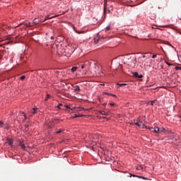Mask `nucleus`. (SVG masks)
Segmentation results:
<instances>
[{
	"mask_svg": "<svg viewBox=\"0 0 181 181\" xmlns=\"http://www.w3.org/2000/svg\"><path fill=\"white\" fill-rule=\"evenodd\" d=\"M148 129H150V131L151 132H155L156 134H159V127H148Z\"/></svg>",
	"mask_w": 181,
	"mask_h": 181,
	"instance_id": "obj_1",
	"label": "nucleus"
},
{
	"mask_svg": "<svg viewBox=\"0 0 181 181\" xmlns=\"http://www.w3.org/2000/svg\"><path fill=\"white\" fill-rule=\"evenodd\" d=\"M0 128H4V129H9L8 124H5V123L0 121Z\"/></svg>",
	"mask_w": 181,
	"mask_h": 181,
	"instance_id": "obj_2",
	"label": "nucleus"
},
{
	"mask_svg": "<svg viewBox=\"0 0 181 181\" xmlns=\"http://www.w3.org/2000/svg\"><path fill=\"white\" fill-rule=\"evenodd\" d=\"M128 177H139V179H144V180H146V177L135 175H132V174H129Z\"/></svg>",
	"mask_w": 181,
	"mask_h": 181,
	"instance_id": "obj_3",
	"label": "nucleus"
},
{
	"mask_svg": "<svg viewBox=\"0 0 181 181\" xmlns=\"http://www.w3.org/2000/svg\"><path fill=\"white\" fill-rule=\"evenodd\" d=\"M40 22H43V20H41L40 18H35L33 21V25H37V23H39Z\"/></svg>",
	"mask_w": 181,
	"mask_h": 181,
	"instance_id": "obj_4",
	"label": "nucleus"
},
{
	"mask_svg": "<svg viewBox=\"0 0 181 181\" xmlns=\"http://www.w3.org/2000/svg\"><path fill=\"white\" fill-rule=\"evenodd\" d=\"M133 76L134 77H136L137 78H142L144 77V76L139 75V74H138V72H134Z\"/></svg>",
	"mask_w": 181,
	"mask_h": 181,
	"instance_id": "obj_5",
	"label": "nucleus"
},
{
	"mask_svg": "<svg viewBox=\"0 0 181 181\" xmlns=\"http://www.w3.org/2000/svg\"><path fill=\"white\" fill-rule=\"evenodd\" d=\"M7 144H8L10 146H13V140L7 139Z\"/></svg>",
	"mask_w": 181,
	"mask_h": 181,
	"instance_id": "obj_6",
	"label": "nucleus"
},
{
	"mask_svg": "<svg viewBox=\"0 0 181 181\" xmlns=\"http://www.w3.org/2000/svg\"><path fill=\"white\" fill-rule=\"evenodd\" d=\"M19 146H21V149H23L24 151L26 149V146L22 141H20Z\"/></svg>",
	"mask_w": 181,
	"mask_h": 181,
	"instance_id": "obj_7",
	"label": "nucleus"
},
{
	"mask_svg": "<svg viewBox=\"0 0 181 181\" xmlns=\"http://www.w3.org/2000/svg\"><path fill=\"white\" fill-rule=\"evenodd\" d=\"M100 42H101V38H100V37H96L94 39V42L95 43V45H97V43H100Z\"/></svg>",
	"mask_w": 181,
	"mask_h": 181,
	"instance_id": "obj_8",
	"label": "nucleus"
},
{
	"mask_svg": "<svg viewBox=\"0 0 181 181\" xmlns=\"http://www.w3.org/2000/svg\"><path fill=\"white\" fill-rule=\"evenodd\" d=\"M36 112H37V107L33 108V109L30 112V114L35 115V114H36Z\"/></svg>",
	"mask_w": 181,
	"mask_h": 181,
	"instance_id": "obj_9",
	"label": "nucleus"
},
{
	"mask_svg": "<svg viewBox=\"0 0 181 181\" xmlns=\"http://www.w3.org/2000/svg\"><path fill=\"white\" fill-rule=\"evenodd\" d=\"M53 18H54V16L50 17V15L47 16H45V20H42V22H45V21H47V20H49V19H53Z\"/></svg>",
	"mask_w": 181,
	"mask_h": 181,
	"instance_id": "obj_10",
	"label": "nucleus"
},
{
	"mask_svg": "<svg viewBox=\"0 0 181 181\" xmlns=\"http://www.w3.org/2000/svg\"><path fill=\"white\" fill-rule=\"evenodd\" d=\"M33 25H34L33 22L25 23V26H27V28H32V26H33Z\"/></svg>",
	"mask_w": 181,
	"mask_h": 181,
	"instance_id": "obj_11",
	"label": "nucleus"
},
{
	"mask_svg": "<svg viewBox=\"0 0 181 181\" xmlns=\"http://www.w3.org/2000/svg\"><path fill=\"white\" fill-rule=\"evenodd\" d=\"M74 90L76 91V93H78V92L80 91V86H76L75 87Z\"/></svg>",
	"mask_w": 181,
	"mask_h": 181,
	"instance_id": "obj_12",
	"label": "nucleus"
},
{
	"mask_svg": "<svg viewBox=\"0 0 181 181\" xmlns=\"http://www.w3.org/2000/svg\"><path fill=\"white\" fill-rule=\"evenodd\" d=\"M165 131V128L161 127V128H158V134H160V132H164Z\"/></svg>",
	"mask_w": 181,
	"mask_h": 181,
	"instance_id": "obj_13",
	"label": "nucleus"
},
{
	"mask_svg": "<svg viewBox=\"0 0 181 181\" xmlns=\"http://www.w3.org/2000/svg\"><path fill=\"white\" fill-rule=\"evenodd\" d=\"M76 70H77V66H74L71 68V71H72V73H74V71H76Z\"/></svg>",
	"mask_w": 181,
	"mask_h": 181,
	"instance_id": "obj_14",
	"label": "nucleus"
},
{
	"mask_svg": "<svg viewBox=\"0 0 181 181\" xmlns=\"http://www.w3.org/2000/svg\"><path fill=\"white\" fill-rule=\"evenodd\" d=\"M100 114H101L102 115H107V112L104 111V110H102V111H100Z\"/></svg>",
	"mask_w": 181,
	"mask_h": 181,
	"instance_id": "obj_15",
	"label": "nucleus"
},
{
	"mask_svg": "<svg viewBox=\"0 0 181 181\" xmlns=\"http://www.w3.org/2000/svg\"><path fill=\"white\" fill-rule=\"evenodd\" d=\"M139 127L141 129L144 128V124L142 123V122H139Z\"/></svg>",
	"mask_w": 181,
	"mask_h": 181,
	"instance_id": "obj_16",
	"label": "nucleus"
},
{
	"mask_svg": "<svg viewBox=\"0 0 181 181\" xmlns=\"http://www.w3.org/2000/svg\"><path fill=\"white\" fill-rule=\"evenodd\" d=\"M155 103H156V100L148 102V104H150L151 105H153V104H155Z\"/></svg>",
	"mask_w": 181,
	"mask_h": 181,
	"instance_id": "obj_17",
	"label": "nucleus"
},
{
	"mask_svg": "<svg viewBox=\"0 0 181 181\" xmlns=\"http://www.w3.org/2000/svg\"><path fill=\"white\" fill-rule=\"evenodd\" d=\"M117 86H119V87H124V86H127V83H117Z\"/></svg>",
	"mask_w": 181,
	"mask_h": 181,
	"instance_id": "obj_18",
	"label": "nucleus"
},
{
	"mask_svg": "<svg viewBox=\"0 0 181 181\" xmlns=\"http://www.w3.org/2000/svg\"><path fill=\"white\" fill-rule=\"evenodd\" d=\"M49 98H50V95L47 94V97L45 99V101H47L49 100Z\"/></svg>",
	"mask_w": 181,
	"mask_h": 181,
	"instance_id": "obj_19",
	"label": "nucleus"
},
{
	"mask_svg": "<svg viewBox=\"0 0 181 181\" xmlns=\"http://www.w3.org/2000/svg\"><path fill=\"white\" fill-rule=\"evenodd\" d=\"M63 132V129H60L58 132H57V134H62Z\"/></svg>",
	"mask_w": 181,
	"mask_h": 181,
	"instance_id": "obj_20",
	"label": "nucleus"
},
{
	"mask_svg": "<svg viewBox=\"0 0 181 181\" xmlns=\"http://www.w3.org/2000/svg\"><path fill=\"white\" fill-rule=\"evenodd\" d=\"M62 105H63V104L59 103V104L57 105L58 110H60V107H62Z\"/></svg>",
	"mask_w": 181,
	"mask_h": 181,
	"instance_id": "obj_21",
	"label": "nucleus"
},
{
	"mask_svg": "<svg viewBox=\"0 0 181 181\" xmlns=\"http://www.w3.org/2000/svg\"><path fill=\"white\" fill-rule=\"evenodd\" d=\"M25 76H22L20 77V80H25Z\"/></svg>",
	"mask_w": 181,
	"mask_h": 181,
	"instance_id": "obj_22",
	"label": "nucleus"
},
{
	"mask_svg": "<svg viewBox=\"0 0 181 181\" xmlns=\"http://www.w3.org/2000/svg\"><path fill=\"white\" fill-rule=\"evenodd\" d=\"M105 29V30H110L111 29V27L107 26Z\"/></svg>",
	"mask_w": 181,
	"mask_h": 181,
	"instance_id": "obj_23",
	"label": "nucleus"
},
{
	"mask_svg": "<svg viewBox=\"0 0 181 181\" xmlns=\"http://www.w3.org/2000/svg\"><path fill=\"white\" fill-rule=\"evenodd\" d=\"M175 70H181V66H175Z\"/></svg>",
	"mask_w": 181,
	"mask_h": 181,
	"instance_id": "obj_24",
	"label": "nucleus"
},
{
	"mask_svg": "<svg viewBox=\"0 0 181 181\" xmlns=\"http://www.w3.org/2000/svg\"><path fill=\"white\" fill-rule=\"evenodd\" d=\"M72 118H78V115H75L74 116L72 117Z\"/></svg>",
	"mask_w": 181,
	"mask_h": 181,
	"instance_id": "obj_25",
	"label": "nucleus"
},
{
	"mask_svg": "<svg viewBox=\"0 0 181 181\" xmlns=\"http://www.w3.org/2000/svg\"><path fill=\"white\" fill-rule=\"evenodd\" d=\"M165 63L167 64L168 66H172V64H170L169 62H166V61L165 62Z\"/></svg>",
	"mask_w": 181,
	"mask_h": 181,
	"instance_id": "obj_26",
	"label": "nucleus"
},
{
	"mask_svg": "<svg viewBox=\"0 0 181 181\" xmlns=\"http://www.w3.org/2000/svg\"><path fill=\"white\" fill-rule=\"evenodd\" d=\"M110 105H111V107H114L115 105V103H110Z\"/></svg>",
	"mask_w": 181,
	"mask_h": 181,
	"instance_id": "obj_27",
	"label": "nucleus"
},
{
	"mask_svg": "<svg viewBox=\"0 0 181 181\" xmlns=\"http://www.w3.org/2000/svg\"><path fill=\"white\" fill-rule=\"evenodd\" d=\"M156 56H157L156 54H154V55H153L152 58L153 59H156Z\"/></svg>",
	"mask_w": 181,
	"mask_h": 181,
	"instance_id": "obj_28",
	"label": "nucleus"
},
{
	"mask_svg": "<svg viewBox=\"0 0 181 181\" xmlns=\"http://www.w3.org/2000/svg\"><path fill=\"white\" fill-rule=\"evenodd\" d=\"M21 114L24 115L25 119H26V115H25V113L23 112H22Z\"/></svg>",
	"mask_w": 181,
	"mask_h": 181,
	"instance_id": "obj_29",
	"label": "nucleus"
},
{
	"mask_svg": "<svg viewBox=\"0 0 181 181\" xmlns=\"http://www.w3.org/2000/svg\"><path fill=\"white\" fill-rule=\"evenodd\" d=\"M134 125H137L139 127V122H135Z\"/></svg>",
	"mask_w": 181,
	"mask_h": 181,
	"instance_id": "obj_30",
	"label": "nucleus"
},
{
	"mask_svg": "<svg viewBox=\"0 0 181 181\" xmlns=\"http://www.w3.org/2000/svg\"><path fill=\"white\" fill-rule=\"evenodd\" d=\"M25 128H29V124H25Z\"/></svg>",
	"mask_w": 181,
	"mask_h": 181,
	"instance_id": "obj_31",
	"label": "nucleus"
},
{
	"mask_svg": "<svg viewBox=\"0 0 181 181\" xmlns=\"http://www.w3.org/2000/svg\"><path fill=\"white\" fill-rule=\"evenodd\" d=\"M110 95H112V97H117V95H115L114 94H110Z\"/></svg>",
	"mask_w": 181,
	"mask_h": 181,
	"instance_id": "obj_32",
	"label": "nucleus"
},
{
	"mask_svg": "<svg viewBox=\"0 0 181 181\" xmlns=\"http://www.w3.org/2000/svg\"><path fill=\"white\" fill-rule=\"evenodd\" d=\"M65 107H66V108H70V107L68 105H65Z\"/></svg>",
	"mask_w": 181,
	"mask_h": 181,
	"instance_id": "obj_33",
	"label": "nucleus"
},
{
	"mask_svg": "<svg viewBox=\"0 0 181 181\" xmlns=\"http://www.w3.org/2000/svg\"><path fill=\"white\" fill-rule=\"evenodd\" d=\"M51 39L53 40L54 39V37L52 36Z\"/></svg>",
	"mask_w": 181,
	"mask_h": 181,
	"instance_id": "obj_34",
	"label": "nucleus"
},
{
	"mask_svg": "<svg viewBox=\"0 0 181 181\" xmlns=\"http://www.w3.org/2000/svg\"><path fill=\"white\" fill-rule=\"evenodd\" d=\"M107 95H111V93H106Z\"/></svg>",
	"mask_w": 181,
	"mask_h": 181,
	"instance_id": "obj_35",
	"label": "nucleus"
},
{
	"mask_svg": "<svg viewBox=\"0 0 181 181\" xmlns=\"http://www.w3.org/2000/svg\"><path fill=\"white\" fill-rule=\"evenodd\" d=\"M83 117V115H78V117Z\"/></svg>",
	"mask_w": 181,
	"mask_h": 181,
	"instance_id": "obj_36",
	"label": "nucleus"
},
{
	"mask_svg": "<svg viewBox=\"0 0 181 181\" xmlns=\"http://www.w3.org/2000/svg\"><path fill=\"white\" fill-rule=\"evenodd\" d=\"M130 125H134V122L130 123Z\"/></svg>",
	"mask_w": 181,
	"mask_h": 181,
	"instance_id": "obj_37",
	"label": "nucleus"
},
{
	"mask_svg": "<svg viewBox=\"0 0 181 181\" xmlns=\"http://www.w3.org/2000/svg\"><path fill=\"white\" fill-rule=\"evenodd\" d=\"M81 69H84V65H81Z\"/></svg>",
	"mask_w": 181,
	"mask_h": 181,
	"instance_id": "obj_38",
	"label": "nucleus"
},
{
	"mask_svg": "<svg viewBox=\"0 0 181 181\" xmlns=\"http://www.w3.org/2000/svg\"><path fill=\"white\" fill-rule=\"evenodd\" d=\"M100 86H105V84L103 83V84H100Z\"/></svg>",
	"mask_w": 181,
	"mask_h": 181,
	"instance_id": "obj_39",
	"label": "nucleus"
},
{
	"mask_svg": "<svg viewBox=\"0 0 181 181\" xmlns=\"http://www.w3.org/2000/svg\"><path fill=\"white\" fill-rule=\"evenodd\" d=\"M103 105H104V106L107 105V103H104Z\"/></svg>",
	"mask_w": 181,
	"mask_h": 181,
	"instance_id": "obj_40",
	"label": "nucleus"
}]
</instances>
